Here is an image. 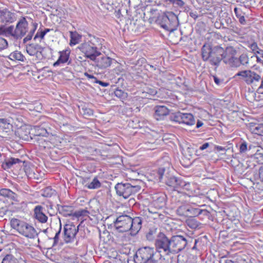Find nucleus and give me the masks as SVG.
<instances>
[{
	"mask_svg": "<svg viewBox=\"0 0 263 263\" xmlns=\"http://www.w3.org/2000/svg\"><path fill=\"white\" fill-rule=\"evenodd\" d=\"M70 51L69 50H65L59 52L60 56L58 60L53 63V66L56 67L61 64L66 63L69 58Z\"/></svg>",
	"mask_w": 263,
	"mask_h": 263,
	"instance_id": "nucleus-22",
	"label": "nucleus"
},
{
	"mask_svg": "<svg viewBox=\"0 0 263 263\" xmlns=\"http://www.w3.org/2000/svg\"><path fill=\"white\" fill-rule=\"evenodd\" d=\"M29 138L31 140L33 141V142H36L40 147V150L50 148L52 145V144L49 141L45 139L44 137H32V136L30 135ZM24 139L29 141V137L27 136V137L26 138H24Z\"/></svg>",
	"mask_w": 263,
	"mask_h": 263,
	"instance_id": "nucleus-16",
	"label": "nucleus"
},
{
	"mask_svg": "<svg viewBox=\"0 0 263 263\" xmlns=\"http://www.w3.org/2000/svg\"><path fill=\"white\" fill-rule=\"evenodd\" d=\"M21 162H22V161L18 158H10L5 160V163L3 164V166L4 167L5 165L6 166L5 169H6V167L9 168H10L13 164L20 163Z\"/></svg>",
	"mask_w": 263,
	"mask_h": 263,
	"instance_id": "nucleus-32",
	"label": "nucleus"
},
{
	"mask_svg": "<svg viewBox=\"0 0 263 263\" xmlns=\"http://www.w3.org/2000/svg\"><path fill=\"white\" fill-rule=\"evenodd\" d=\"M80 226V224L76 227L73 222L69 221L64 224L63 238L65 243H71L75 241Z\"/></svg>",
	"mask_w": 263,
	"mask_h": 263,
	"instance_id": "nucleus-11",
	"label": "nucleus"
},
{
	"mask_svg": "<svg viewBox=\"0 0 263 263\" xmlns=\"http://www.w3.org/2000/svg\"><path fill=\"white\" fill-rule=\"evenodd\" d=\"M47 210L45 207L38 205L34 209V215L35 219L41 223H44L47 221Z\"/></svg>",
	"mask_w": 263,
	"mask_h": 263,
	"instance_id": "nucleus-15",
	"label": "nucleus"
},
{
	"mask_svg": "<svg viewBox=\"0 0 263 263\" xmlns=\"http://www.w3.org/2000/svg\"><path fill=\"white\" fill-rule=\"evenodd\" d=\"M42 196L46 197H50L55 194V191L51 188V186H48L42 190Z\"/></svg>",
	"mask_w": 263,
	"mask_h": 263,
	"instance_id": "nucleus-38",
	"label": "nucleus"
},
{
	"mask_svg": "<svg viewBox=\"0 0 263 263\" xmlns=\"http://www.w3.org/2000/svg\"><path fill=\"white\" fill-rule=\"evenodd\" d=\"M258 176L260 181L263 182V165L259 170Z\"/></svg>",
	"mask_w": 263,
	"mask_h": 263,
	"instance_id": "nucleus-55",
	"label": "nucleus"
},
{
	"mask_svg": "<svg viewBox=\"0 0 263 263\" xmlns=\"http://www.w3.org/2000/svg\"><path fill=\"white\" fill-rule=\"evenodd\" d=\"M213 78H214V82L217 85H219L220 84L221 81L218 77H217L216 76H214Z\"/></svg>",
	"mask_w": 263,
	"mask_h": 263,
	"instance_id": "nucleus-62",
	"label": "nucleus"
},
{
	"mask_svg": "<svg viewBox=\"0 0 263 263\" xmlns=\"http://www.w3.org/2000/svg\"><path fill=\"white\" fill-rule=\"evenodd\" d=\"M85 186L88 189H97L101 186V183L99 180L98 177H95L91 182L87 183Z\"/></svg>",
	"mask_w": 263,
	"mask_h": 263,
	"instance_id": "nucleus-29",
	"label": "nucleus"
},
{
	"mask_svg": "<svg viewBox=\"0 0 263 263\" xmlns=\"http://www.w3.org/2000/svg\"><path fill=\"white\" fill-rule=\"evenodd\" d=\"M223 62L232 67L238 68L240 67L238 58L236 57V56L224 58Z\"/></svg>",
	"mask_w": 263,
	"mask_h": 263,
	"instance_id": "nucleus-27",
	"label": "nucleus"
},
{
	"mask_svg": "<svg viewBox=\"0 0 263 263\" xmlns=\"http://www.w3.org/2000/svg\"><path fill=\"white\" fill-rule=\"evenodd\" d=\"M164 173V168H159L158 170L157 177L158 178L159 181H161L162 180Z\"/></svg>",
	"mask_w": 263,
	"mask_h": 263,
	"instance_id": "nucleus-49",
	"label": "nucleus"
},
{
	"mask_svg": "<svg viewBox=\"0 0 263 263\" xmlns=\"http://www.w3.org/2000/svg\"><path fill=\"white\" fill-rule=\"evenodd\" d=\"M154 254V250L150 247H145L139 248L134 255V261L135 263H143L145 261L153 259V256L156 258L159 257V259H161L163 257H161L158 254V252Z\"/></svg>",
	"mask_w": 263,
	"mask_h": 263,
	"instance_id": "nucleus-10",
	"label": "nucleus"
},
{
	"mask_svg": "<svg viewBox=\"0 0 263 263\" xmlns=\"http://www.w3.org/2000/svg\"><path fill=\"white\" fill-rule=\"evenodd\" d=\"M189 15L191 17L194 18L195 20H196L198 17L197 12L196 11H193L191 10L189 13Z\"/></svg>",
	"mask_w": 263,
	"mask_h": 263,
	"instance_id": "nucleus-56",
	"label": "nucleus"
},
{
	"mask_svg": "<svg viewBox=\"0 0 263 263\" xmlns=\"http://www.w3.org/2000/svg\"><path fill=\"white\" fill-rule=\"evenodd\" d=\"M186 223L187 226L192 229H196L198 227L197 222L194 219H188Z\"/></svg>",
	"mask_w": 263,
	"mask_h": 263,
	"instance_id": "nucleus-48",
	"label": "nucleus"
},
{
	"mask_svg": "<svg viewBox=\"0 0 263 263\" xmlns=\"http://www.w3.org/2000/svg\"><path fill=\"white\" fill-rule=\"evenodd\" d=\"M11 191V190L8 189H2L0 190V195L8 197Z\"/></svg>",
	"mask_w": 263,
	"mask_h": 263,
	"instance_id": "nucleus-50",
	"label": "nucleus"
},
{
	"mask_svg": "<svg viewBox=\"0 0 263 263\" xmlns=\"http://www.w3.org/2000/svg\"><path fill=\"white\" fill-rule=\"evenodd\" d=\"M114 93L115 96L120 99H124L127 97V93L124 92L121 89H116Z\"/></svg>",
	"mask_w": 263,
	"mask_h": 263,
	"instance_id": "nucleus-44",
	"label": "nucleus"
},
{
	"mask_svg": "<svg viewBox=\"0 0 263 263\" xmlns=\"http://www.w3.org/2000/svg\"><path fill=\"white\" fill-rule=\"evenodd\" d=\"M240 66L241 65L248 66L249 63V59L247 53H242L238 58Z\"/></svg>",
	"mask_w": 263,
	"mask_h": 263,
	"instance_id": "nucleus-35",
	"label": "nucleus"
},
{
	"mask_svg": "<svg viewBox=\"0 0 263 263\" xmlns=\"http://www.w3.org/2000/svg\"><path fill=\"white\" fill-rule=\"evenodd\" d=\"M234 13L236 16L239 20V22L241 24L245 25L246 23V20L245 18L244 14L240 8L235 7L234 9Z\"/></svg>",
	"mask_w": 263,
	"mask_h": 263,
	"instance_id": "nucleus-31",
	"label": "nucleus"
},
{
	"mask_svg": "<svg viewBox=\"0 0 263 263\" xmlns=\"http://www.w3.org/2000/svg\"><path fill=\"white\" fill-rule=\"evenodd\" d=\"M251 130L255 134L263 136V124H257L252 126Z\"/></svg>",
	"mask_w": 263,
	"mask_h": 263,
	"instance_id": "nucleus-37",
	"label": "nucleus"
},
{
	"mask_svg": "<svg viewBox=\"0 0 263 263\" xmlns=\"http://www.w3.org/2000/svg\"><path fill=\"white\" fill-rule=\"evenodd\" d=\"M32 137H47L48 133L46 129L41 126H35L34 128V133H29Z\"/></svg>",
	"mask_w": 263,
	"mask_h": 263,
	"instance_id": "nucleus-26",
	"label": "nucleus"
},
{
	"mask_svg": "<svg viewBox=\"0 0 263 263\" xmlns=\"http://www.w3.org/2000/svg\"><path fill=\"white\" fill-rule=\"evenodd\" d=\"M59 220H60L59 229V231L55 233L54 237L53 238V243L52 246H56L59 242V237H60V235L61 230H62V223H61V220L60 218H59Z\"/></svg>",
	"mask_w": 263,
	"mask_h": 263,
	"instance_id": "nucleus-43",
	"label": "nucleus"
},
{
	"mask_svg": "<svg viewBox=\"0 0 263 263\" xmlns=\"http://www.w3.org/2000/svg\"><path fill=\"white\" fill-rule=\"evenodd\" d=\"M180 112H171L166 107H165V120H170L172 122H180Z\"/></svg>",
	"mask_w": 263,
	"mask_h": 263,
	"instance_id": "nucleus-23",
	"label": "nucleus"
},
{
	"mask_svg": "<svg viewBox=\"0 0 263 263\" xmlns=\"http://www.w3.org/2000/svg\"><path fill=\"white\" fill-rule=\"evenodd\" d=\"M203 123L202 121L198 120L197 123H196V128H199V127H201L203 125Z\"/></svg>",
	"mask_w": 263,
	"mask_h": 263,
	"instance_id": "nucleus-64",
	"label": "nucleus"
},
{
	"mask_svg": "<svg viewBox=\"0 0 263 263\" xmlns=\"http://www.w3.org/2000/svg\"><path fill=\"white\" fill-rule=\"evenodd\" d=\"M165 30L173 32L176 30L178 26V19L177 16L172 12H165Z\"/></svg>",
	"mask_w": 263,
	"mask_h": 263,
	"instance_id": "nucleus-13",
	"label": "nucleus"
},
{
	"mask_svg": "<svg viewBox=\"0 0 263 263\" xmlns=\"http://www.w3.org/2000/svg\"><path fill=\"white\" fill-rule=\"evenodd\" d=\"M240 76L247 84L250 85L252 88L257 87L258 92L262 93L263 89V73L251 70H246L239 71L234 76V78Z\"/></svg>",
	"mask_w": 263,
	"mask_h": 263,
	"instance_id": "nucleus-4",
	"label": "nucleus"
},
{
	"mask_svg": "<svg viewBox=\"0 0 263 263\" xmlns=\"http://www.w3.org/2000/svg\"><path fill=\"white\" fill-rule=\"evenodd\" d=\"M81 113L83 114L84 116L90 117L93 115V111L92 109L84 105L81 108Z\"/></svg>",
	"mask_w": 263,
	"mask_h": 263,
	"instance_id": "nucleus-42",
	"label": "nucleus"
},
{
	"mask_svg": "<svg viewBox=\"0 0 263 263\" xmlns=\"http://www.w3.org/2000/svg\"><path fill=\"white\" fill-rule=\"evenodd\" d=\"M165 153V184L169 187L173 188V191H177V189L179 185V181L175 176L176 173V171L172 165V159L171 157L166 156Z\"/></svg>",
	"mask_w": 263,
	"mask_h": 263,
	"instance_id": "nucleus-8",
	"label": "nucleus"
},
{
	"mask_svg": "<svg viewBox=\"0 0 263 263\" xmlns=\"http://www.w3.org/2000/svg\"><path fill=\"white\" fill-rule=\"evenodd\" d=\"M2 263H19L17 258L12 254H7L3 259Z\"/></svg>",
	"mask_w": 263,
	"mask_h": 263,
	"instance_id": "nucleus-40",
	"label": "nucleus"
},
{
	"mask_svg": "<svg viewBox=\"0 0 263 263\" xmlns=\"http://www.w3.org/2000/svg\"><path fill=\"white\" fill-rule=\"evenodd\" d=\"M154 117L157 121H162L164 119V106H156L155 108Z\"/></svg>",
	"mask_w": 263,
	"mask_h": 263,
	"instance_id": "nucleus-25",
	"label": "nucleus"
},
{
	"mask_svg": "<svg viewBox=\"0 0 263 263\" xmlns=\"http://www.w3.org/2000/svg\"><path fill=\"white\" fill-rule=\"evenodd\" d=\"M170 4H172L175 7H182L184 5V3L182 0H165V7Z\"/></svg>",
	"mask_w": 263,
	"mask_h": 263,
	"instance_id": "nucleus-39",
	"label": "nucleus"
},
{
	"mask_svg": "<svg viewBox=\"0 0 263 263\" xmlns=\"http://www.w3.org/2000/svg\"><path fill=\"white\" fill-rule=\"evenodd\" d=\"M160 213L158 212H155L153 213V218L155 220L159 219V216Z\"/></svg>",
	"mask_w": 263,
	"mask_h": 263,
	"instance_id": "nucleus-63",
	"label": "nucleus"
},
{
	"mask_svg": "<svg viewBox=\"0 0 263 263\" xmlns=\"http://www.w3.org/2000/svg\"><path fill=\"white\" fill-rule=\"evenodd\" d=\"M82 216H83L82 210L75 211L74 212H73L72 217H74L76 218H79Z\"/></svg>",
	"mask_w": 263,
	"mask_h": 263,
	"instance_id": "nucleus-54",
	"label": "nucleus"
},
{
	"mask_svg": "<svg viewBox=\"0 0 263 263\" xmlns=\"http://www.w3.org/2000/svg\"><path fill=\"white\" fill-rule=\"evenodd\" d=\"M53 30V29L46 28L44 30H42L41 28L37 30V33L35 35L33 40H35L37 38L40 37L41 39H43L45 35L50 31Z\"/></svg>",
	"mask_w": 263,
	"mask_h": 263,
	"instance_id": "nucleus-36",
	"label": "nucleus"
},
{
	"mask_svg": "<svg viewBox=\"0 0 263 263\" xmlns=\"http://www.w3.org/2000/svg\"><path fill=\"white\" fill-rule=\"evenodd\" d=\"M95 83L99 84L100 85H101L103 87H106L109 86V83L107 82H105L103 81H101L100 80H97V81H95Z\"/></svg>",
	"mask_w": 263,
	"mask_h": 263,
	"instance_id": "nucleus-57",
	"label": "nucleus"
},
{
	"mask_svg": "<svg viewBox=\"0 0 263 263\" xmlns=\"http://www.w3.org/2000/svg\"><path fill=\"white\" fill-rule=\"evenodd\" d=\"M199 208H189V215L191 214V216H197L199 215V211L200 210Z\"/></svg>",
	"mask_w": 263,
	"mask_h": 263,
	"instance_id": "nucleus-45",
	"label": "nucleus"
},
{
	"mask_svg": "<svg viewBox=\"0 0 263 263\" xmlns=\"http://www.w3.org/2000/svg\"><path fill=\"white\" fill-rule=\"evenodd\" d=\"M153 11H154L153 14L155 15L150 18L151 20L150 22L152 23V22H154L161 28H164V12L162 11H159L158 10H154Z\"/></svg>",
	"mask_w": 263,
	"mask_h": 263,
	"instance_id": "nucleus-18",
	"label": "nucleus"
},
{
	"mask_svg": "<svg viewBox=\"0 0 263 263\" xmlns=\"http://www.w3.org/2000/svg\"><path fill=\"white\" fill-rule=\"evenodd\" d=\"M177 214L180 216H189V208L185 205L180 206L177 210Z\"/></svg>",
	"mask_w": 263,
	"mask_h": 263,
	"instance_id": "nucleus-41",
	"label": "nucleus"
},
{
	"mask_svg": "<svg viewBox=\"0 0 263 263\" xmlns=\"http://www.w3.org/2000/svg\"><path fill=\"white\" fill-rule=\"evenodd\" d=\"M201 58L213 66H218L224 58V48L219 45L213 46L204 44L201 49Z\"/></svg>",
	"mask_w": 263,
	"mask_h": 263,
	"instance_id": "nucleus-3",
	"label": "nucleus"
},
{
	"mask_svg": "<svg viewBox=\"0 0 263 263\" xmlns=\"http://www.w3.org/2000/svg\"><path fill=\"white\" fill-rule=\"evenodd\" d=\"M115 189L118 196L127 199L130 196L138 193L141 189V186L128 182H121L116 184Z\"/></svg>",
	"mask_w": 263,
	"mask_h": 263,
	"instance_id": "nucleus-9",
	"label": "nucleus"
},
{
	"mask_svg": "<svg viewBox=\"0 0 263 263\" xmlns=\"http://www.w3.org/2000/svg\"><path fill=\"white\" fill-rule=\"evenodd\" d=\"M16 20V15L7 9L0 10V23L5 25L14 22Z\"/></svg>",
	"mask_w": 263,
	"mask_h": 263,
	"instance_id": "nucleus-14",
	"label": "nucleus"
},
{
	"mask_svg": "<svg viewBox=\"0 0 263 263\" xmlns=\"http://www.w3.org/2000/svg\"><path fill=\"white\" fill-rule=\"evenodd\" d=\"M32 36L31 35V34H28L23 39V43H26L28 41L31 40Z\"/></svg>",
	"mask_w": 263,
	"mask_h": 263,
	"instance_id": "nucleus-59",
	"label": "nucleus"
},
{
	"mask_svg": "<svg viewBox=\"0 0 263 263\" xmlns=\"http://www.w3.org/2000/svg\"><path fill=\"white\" fill-rule=\"evenodd\" d=\"M82 38V35L77 32H70V45H75L78 44Z\"/></svg>",
	"mask_w": 263,
	"mask_h": 263,
	"instance_id": "nucleus-30",
	"label": "nucleus"
},
{
	"mask_svg": "<svg viewBox=\"0 0 263 263\" xmlns=\"http://www.w3.org/2000/svg\"><path fill=\"white\" fill-rule=\"evenodd\" d=\"M96 66L100 69H105L109 67L112 61V59L108 57L103 55L96 58V60L93 61Z\"/></svg>",
	"mask_w": 263,
	"mask_h": 263,
	"instance_id": "nucleus-19",
	"label": "nucleus"
},
{
	"mask_svg": "<svg viewBox=\"0 0 263 263\" xmlns=\"http://www.w3.org/2000/svg\"><path fill=\"white\" fill-rule=\"evenodd\" d=\"M210 216V213L209 211L206 209H201L199 211V215L200 218L203 219L205 217H209Z\"/></svg>",
	"mask_w": 263,
	"mask_h": 263,
	"instance_id": "nucleus-46",
	"label": "nucleus"
},
{
	"mask_svg": "<svg viewBox=\"0 0 263 263\" xmlns=\"http://www.w3.org/2000/svg\"><path fill=\"white\" fill-rule=\"evenodd\" d=\"M209 146V143L208 142H206L203 143L202 145H201L199 149L201 151H203L207 148Z\"/></svg>",
	"mask_w": 263,
	"mask_h": 263,
	"instance_id": "nucleus-58",
	"label": "nucleus"
},
{
	"mask_svg": "<svg viewBox=\"0 0 263 263\" xmlns=\"http://www.w3.org/2000/svg\"><path fill=\"white\" fill-rule=\"evenodd\" d=\"M58 210L64 217L72 216L74 208L72 206L58 205Z\"/></svg>",
	"mask_w": 263,
	"mask_h": 263,
	"instance_id": "nucleus-24",
	"label": "nucleus"
},
{
	"mask_svg": "<svg viewBox=\"0 0 263 263\" xmlns=\"http://www.w3.org/2000/svg\"><path fill=\"white\" fill-rule=\"evenodd\" d=\"M154 237H156L155 244L157 251L162 257L160 253L162 250L164 251V227H159L150 229L146 234V238L149 240H152Z\"/></svg>",
	"mask_w": 263,
	"mask_h": 263,
	"instance_id": "nucleus-7",
	"label": "nucleus"
},
{
	"mask_svg": "<svg viewBox=\"0 0 263 263\" xmlns=\"http://www.w3.org/2000/svg\"><path fill=\"white\" fill-rule=\"evenodd\" d=\"M177 230L175 223L172 219H165V252L177 253L185 248L187 243L186 239L181 235H177Z\"/></svg>",
	"mask_w": 263,
	"mask_h": 263,
	"instance_id": "nucleus-1",
	"label": "nucleus"
},
{
	"mask_svg": "<svg viewBox=\"0 0 263 263\" xmlns=\"http://www.w3.org/2000/svg\"><path fill=\"white\" fill-rule=\"evenodd\" d=\"M18 195L11 191L10 193L9 194V196H8V198H10V199L14 201H18Z\"/></svg>",
	"mask_w": 263,
	"mask_h": 263,
	"instance_id": "nucleus-51",
	"label": "nucleus"
},
{
	"mask_svg": "<svg viewBox=\"0 0 263 263\" xmlns=\"http://www.w3.org/2000/svg\"><path fill=\"white\" fill-rule=\"evenodd\" d=\"M89 36L88 41L81 44L78 48L84 54L86 58L95 61L96 58L102 54L100 49L104 40L90 34Z\"/></svg>",
	"mask_w": 263,
	"mask_h": 263,
	"instance_id": "nucleus-2",
	"label": "nucleus"
},
{
	"mask_svg": "<svg viewBox=\"0 0 263 263\" xmlns=\"http://www.w3.org/2000/svg\"><path fill=\"white\" fill-rule=\"evenodd\" d=\"M8 58L11 60H17L20 61H24L25 57L21 53V52L15 51L12 52L9 56Z\"/></svg>",
	"mask_w": 263,
	"mask_h": 263,
	"instance_id": "nucleus-33",
	"label": "nucleus"
},
{
	"mask_svg": "<svg viewBox=\"0 0 263 263\" xmlns=\"http://www.w3.org/2000/svg\"><path fill=\"white\" fill-rule=\"evenodd\" d=\"M183 9V11L186 13H190V12L191 11V8L187 5L184 6Z\"/></svg>",
	"mask_w": 263,
	"mask_h": 263,
	"instance_id": "nucleus-61",
	"label": "nucleus"
},
{
	"mask_svg": "<svg viewBox=\"0 0 263 263\" xmlns=\"http://www.w3.org/2000/svg\"><path fill=\"white\" fill-rule=\"evenodd\" d=\"M84 75L88 79L92 80V82L95 83V81H97V78H96L95 76H93L92 74H89L87 72H85L84 73Z\"/></svg>",
	"mask_w": 263,
	"mask_h": 263,
	"instance_id": "nucleus-53",
	"label": "nucleus"
},
{
	"mask_svg": "<svg viewBox=\"0 0 263 263\" xmlns=\"http://www.w3.org/2000/svg\"><path fill=\"white\" fill-rule=\"evenodd\" d=\"M179 123H183L190 126L193 125L195 123V120L192 114L181 112Z\"/></svg>",
	"mask_w": 263,
	"mask_h": 263,
	"instance_id": "nucleus-21",
	"label": "nucleus"
},
{
	"mask_svg": "<svg viewBox=\"0 0 263 263\" xmlns=\"http://www.w3.org/2000/svg\"><path fill=\"white\" fill-rule=\"evenodd\" d=\"M142 219L140 217H136L134 218L130 217V224L129 231L132 235H135L138 233L142 227Z\"/></svg>",
	"mask_w": 263,
	"mask_h": 263,
	"instance_id": "nucleus-17",
	"label": "nucleus"
},
{
	"mask_svg": "<svg viewBox=\"0 0 263 263\" xmlns=\"http://www.w3.org/2000/svg\"><path fill=\"white\" fill-rule=\"evenodd\" d=\"M167 78V80L170 81H172L171 83L175 84V80L174 78V75L173 74H171L170 73H166V71L165 70V79Z\"/></svg>",
	"mask_w": 263,
	"mask_h": 263,
	"instance_id": "nucleus-52",
	"label": "nucleus"
},
{
	"mask_svg": "<svg viewBox=\"0 0 263 263\" xmlns=\"http://www.w3.org/2000/svg\"><path fill=\"white\" fill-rule=\"evenodd\" d=\"M11 227L21 235L29 239H34L37 233L33 226L23 220L12 218L10 220Z\"/></svg>",
	"mask_w": 263,
	"mask_h": 263,
	"instance_id": "nucleus-6",
	"label": "nucleus"
},
{
	"mask_svg": "<svg viewBox=\"0 0 263 263\" xmlns=\"http://www.w3.org/2000/svg\"><path fill=\"white\" fill-rule=\"evenodd\" d=\"M237 52V49L233 46H227L224 49V58H231L232 57H236Z\"/></svg>",
	"mask_w": 263,
	"mask_h": 263,
	"instance_id": "nucleus-28",
	"label": "nucleus"
},
{
	"mask_svg": "<svg viewBox=\"0 0 263 263\" xmlns=\"http://www.w3.org/2000/svg\"><path fill=\"white\" fill-rule=\"evenodd\" d=\"M26 51L30 55H34L40 52L43 57L46 58V56L44 55V52L46 51L45 47H43L39 44H31L27 46Z\"/></svg>",
	"mask_w": 263,
	"mask_h": 263,
	"instance_id": "nucleus-20",
	"label": "nucleus"
},
{
	"mask_svg": "<svg viewBox=\"0 0 263 263\" xmlns=\"http://www.w3.org/2000/svg\"><path fill=\"white\" fill-rule=\"evenodd\" d=\"M248 47L250 48L254 55L256 54H261L262 58H263V50L259 49L256 42H253L250 44Z\"/></svg>",
	"mask_w": 263,
	"mask_h": 263,
	"instance_id": "nucleus-34",
	"label": "nucleus"
},
{
	"mask_svg": "<svg viewBox=\"0 0 263 263\" xmlns=\"http://www.w3.org/2000/svg\"><path fill=\"white\" fill-rule=\"evenodd\" d=\"M130 224V217L127 215H122L118 216L114 221L116 229L121 233L129 231Z\"/></svg>",
	"mask_w": 263,
	"mask_h": 263,
	"instance_id": "nucleus-12",
	"label": "nucleus"
},
{
	"mask_svg": "<svg viewBox=\"0 0 263 263\" xmlns=\"http://www.w3.org/2000/svg\"><path fill=\"white\" fill-rule=\"evenodd\" d=\"M247 142L245 141H243L240 143L239 145V152L240 153H245L247 152L248 148Z\"/></svg>",
	"mask_w": 263,
	"mask_h": 263,
	"instance_id": "nucleus-47",
	"label": "nucleus"
},
{
	"mask_svg": "<svg viewBox=\"0 0 263 263\" xmlns=\"http://www.w3.org/2000/svg\"><path fill=\"white\" fill-rule=\"evenodd\" d=\"M0 30L15 40L21 39L28 30V23L25 17H23L17 22L15 28L13 25L7 27L4 25V28Z\"/></svg>",
	"mask_w": 263,
	"mask_h": 263,
	"instance_id": "nucleus-5",
	"label": "nucleus"
},
{
	"mask_svg": "<svg viewBox=\"0 0 263 263\" xmlns=\"http://www.w3.org/2000/svg\"><path fill=\"white\" fill-rule=\"evenodd\" d=\"M9 120L5 118H0V124L6 125L9 124Z\"/></svg>",
	"mask_w": 263,
	"mask_h": 263,
	"instance_id": "nucleus-60",
	"label": "nucleus"
}]
</instances>
